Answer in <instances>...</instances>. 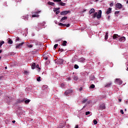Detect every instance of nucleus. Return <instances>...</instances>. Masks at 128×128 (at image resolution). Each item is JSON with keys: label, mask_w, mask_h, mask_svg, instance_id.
<instances>
[{"label": "nucleus", "mask_w": 128, "mask_h": 128, "mask_svg": "<svg viewBox=\"0 0 128 128\" xmlns=\"http://www.w3.org/2000/svg\"><path fill=\"white\" fill-rule=\"evenodd\" d=\"M58 62L59 64H64V59H58Z\"/></svg>", "instance_id": "nucleus-8"}, {"label": "nucleus", "mask_w": 128, "mask_h": 128, "mask_svg": "<svg viewBox=\"0 0 128 128\" xmlns=\"http://www.w3.org/2000/svg\"><path fill=\"white\" fill-rule=\"evenodd\" d=\"M120 38V36H119L118 34H114L113 36V39L116 40V38Z\"/></svg>", "instance_id": "nucleus-9"}, {"label": "nucleus", "mask_w": 128, "mask_h": 128, "mask_svg": "<svg viewBox=\"0 0 128 128\" xmlns=\"http://www.w3.org/2000/svg\"><path fill=\"white\" fill-rule=\"evenodd\" d=\"M72 78L73 80H78V76H76L74 75L72 76Z\"/></svg>", "instance_id": "nucleus-15"}, {"label": "nucleus", "mask_w": 128, "mask_h": 128, "mask_svg": "<svg viewBox=\"0 0 128 128\" xmlns=\"http://www.w3.org/2000/svg\"><path fill=\"white\" fill-rule=\"evenodd\" d=\"M68 80H72V78H67Z\"/></svg>", "instance_id": "nucleus-49"}, {"label": "nucleus", "mask_w": 128, "mask_h": 128, "mask_svg": "<svg viewBox=\"0 0 128 128\" xmlns=\"http://www.w3.org/2000/svg\"><path fill=\"white\" fill-rule=\"evenodd\" d=\"M120 114H124V110H120Z\"/></svg>", "instance_id": "nucleus-43"}, {"label": "nucleus", "mask_w": 128, "mask_h": 128, "mask_svg": "<svg viewBox=\"0 0 128 128\" xmlns=\"http://www.w3.org/2000/svg\"><path fill=\"white\" fill-rule=\"evenodd\" d=\"M26 46L28 48H32L34 46L32 44H26Z\"/></svg>", "instance_id": "nucleus-22"}, {"label": "nucleus", "mask_w": 128, "mask_h": 128, "mask_svg": "<svg viewBox=\"0 0 128 128\" xmlns=\"http://www.w3.org/2000/svg\"><path fill=\"white\" fill-rule=\"evenodd\" d=\"M4 44V41L0 42V48H2V46Z\"/></svg>", "instance_id": "nucleus-31"}, {"label": "nucleus", "mask_w": 128, "mask_h": 128, "mask_svg": "<svg viewBox=\"0 0 128 128\" xmlns=\"http://www.w3.org/2000/svg\"><path fill=\"white\" fill-rule=\"evenodd\" d=\"M24 102H25V104H28V102H30V100H26L24 101Z\"/></svg>", "instance_id": "nucleus-36"}, {"label": "nucleus", "mask_w": 128, "mask_h": 128, "mask_svg": "<svg viewBox=\"0 0 128 128\" xmlns=\"http://www.w3.org/2000/svg\"><path fill=\"white\" fill-rule=\"evenodd\" d=\"M115 82L116 84H118L120 86L122 84V81L120 78H116Z\"/></svg>", "instance_id": "nucleus-3"}, {"label": "nucleus", "mask_w": 128, "mask_h": 128, "mask_svg": "<svg viewBox=\"0 0 128 128\" xmlns=\"http://www.w3.org/2000/svg\"><path fill=\"white\" fill-rule=\"evenodd\" d=\"M36 63H33L32 66V70H34V68H36Z\"/></svg>", "instance_id": "nucleus-23"}, {"label": "nucleus", "mask_w": 128, "mask_h": 128, "mask_svg": "<svg viewBox=\"0 0 128 128\" xmlns=\"http://www.w3.org/2000/svg\"><path fill=\"white\" fill-rule=\"evenodd\" d=\"M12 42H13L12 41V39L10 38L8 40V44H12Z\"/></svg>", "instance_id": "nucleus-24"}, {"label": "nucleus", "mask_w": 128, "mask_h": 128, "mask_svg": "<svg viewBox=\"0 0 128 128\" xmlns=\"http://www.w3.org/2000/svg\"><path fill=\"white\" fill-rule=\"evenodd\" d=\"M112 13V8H109L108 10L106 12V14H110Z\"/></svg>", "instance_id": "nucleus-7"}, {"label": "nucleus", "mask_w": 128, "mask_h": 128, "mask_svg": "<svg viewBox=\"0 0 128 128\" xmlns=\"http://www.w3.org/2000/svg\"><path fill=\"white\" fill-rule=\"evenodd\" d=\"M20 48L22 47L19 45V44H17L16 47V48Z\"/></svg>", "instance_id": "nucleus-33"}, {"label": "nucleus", "mask_w": 128, "mask_h": 128, "mask_svg": "<svg viewBox=\"0 0 128 128\" xmlns=\"http://www.w3.org/2000/svg\"><path fill=\"white\" fill-rule=\"evenodd\" d=\"M37 82H40V77L39 76L38 78H37Z\"/></svg>", "instance_id": "nucleus-42"}, {"label": "nucleus", "mask_w": 128, "mask_h": 128, "mask_svg": "<svg viewBox=\"0 0 128 128\" xmlns=\"http://www.w3.org/2000/svg\"><path fill=\"white\" fill-rule=\"evenodd\" d=\"M126 102H128V101H126Z\"/></svg>", "instance_id": "nucleus-63"}, {"label": "nucleus", "mask_w": 128, "mask_h": 128, "mask_svg": "<svg viewBox=\"0 0 128 128\" xmlns=\"http://www.w3.org/2000/svg\"><path fill=\"white\" fill-rule=\"evenodd\" d=\"M119 102H122V99H119Z\"/></svg>", "instance_id": "nucleus-57"}, {"label": "nucleus", "mask_w": 128, "mask_h": 128, "mask_svg": "<svg viewBox=\"0 0 128 128\" xmlns=\"http://www.w3.org/2000/svg\"><path fill=\"white\" fill-rule=\"evenodd\" d=\"M90 88H96V86H94V84H92Z\"/></svg>", "instance_id": "nucleus-28"}, {"label": "nucleus", "mask_w": 128, "mask_h": 128, "mask_svg": "<svg viewBox=\"0 0 128 128\" xmlns=\"http://www.w3.org/2000/svg\"><path fill=\"white\" fill-rule=\"evenodd\" d=\"M78 64H75L74 66V68H76V70H78Z\"/></svg>", "instance_id": "nucleus-32"}, {"label": "nucleus", "mask_w": 128, "mask_h": 128, "mask_svg": "<svg viewBox=\"0 0 128 128\" xmlns=\"http://www.w3.org/2000/svg\"><path fill=\"white\" fill-rule=\"evenodd\" d=\"M120 14V11H116L114 12V14Z\"/></svg>", "instance_id": "nucleus-40"}, {"label": "nucleus", "mask_w": 128, "mask_h": 128, "mask_svg": "<svg viewBox=\"0 0 128 128\" xmlns=\"http://www.w3.org/2000/svg\"><path fill=\"white\" fill-rule=\"evenodd\" d=\"M60 128H64V124H62V125H60Z\"/></svg>", "instance_id": "nucleus-45"}, {"label": "nucleus", "mask_w": 128, "mask_h": 128, "mask_svg": "<svg viewBox=\"0 0 128 128\" xmlns=\"http://www.w3.org/2000/svg\"><path fill=\"white\" fill-rule=\"evenodd\" d=\"M68 20V17L66 16H64L62 18V19L60 20V22H64V20Z\"/></svg>", "instance_id": "nucleus-14"}, {"label": "nucleus", "mask_w": 128, "mask_h": 128, "mask_svg": "<svg viewBox=\"0 0 128 128\" xmlns=\"http://www.w3.org/2000/svg\"><path fill=\"white\" fill-rule=\"evenodd\" d=\"M110 6H114V3H110Z\"/></svg>", "instance_id": "nucleus-47"}, {"label": "nucleus", "mask_w": 128, "mask_h": 128, "mask_svg": "<svg viewBox=\"0 0 128 128\" xmlns=\"http://www.w3.org/2000/svg\"><path fill=\"white\" fill-rule=\"evenodd\" d=\"M84 108H85V106H84Z\"/></svg>", "instance_id": "nucleus-64"}, {"label": "nucleus", "mask_w": 128, "mask_h": 128, "mask_svg": "<svg viewBox=\"0 0 128 128\" xmlns=\"http://www.w3.org/2000/svg\"><path fill=\"white\" fill-rule=\"evenodd\" d=\"M84 60H86V58L82 57L78 59V62H84Z\"/></svg>", "instance_id": "nucleus-11"}, {"label": "nucleus", "mask_w": 128, "mask_h": 128, "mask_svg": "<svg viewBox=\"0 0 128 128\" xmlns=\"http://www.w3.org/2000/svg\"><path fill=\"white\" fill-rule=\"evenodd\" d=\"M60 10V8H54V12H58V10Z\"/></svg>", "instance_id": "nucleus-26"}, {"label": "nucleus", "mask_w": 128, "mask_h": 128, "mask_svg": "<svg viewBox=\"0 0 128 128\" xmlns=\"http://www.w3.org/2000/svg\"><path fill=\"white\" fill-rule=\"evenodd\" d=\"M66 44H68V42L66 40H64L62 46H66Z\"/></svg>", "instance_id": "nucleus-21"}, {"label": "nucleus", "mask_w": 128, "mask_h": 128, "mask_svg": "<svg viewBox=\"0 0 128 128\" xmlns=\"http://www.w3.org/2000/svg\"><path fill=\"white\" fill-rule=\"evenodd\" d=\"M79 90L80 92H82V87H80V88H79Z\"/></svg>", "instance_id": "nucleus-46"}, {"label": "nucleus", "mask_w": 128, "mask_h": 128, "mask_svg": "<svg viewBox=\"0 0 128 128\" xmlns=\"http://www.w3.org/2000/svg\"><path fill=\"white\" fill-rule=\"evenodd\" d=\"M102 18V10H100L98 12H96L92 16V18Z\"/></svg>", "instance_id": "nucleus-1"}, {"label": "nucleus", "mask_w": 128, "mask_h": 128, "mask_svg": "<svg viewBox=\"0 0 128 128\" xmlns=\"http://www.w3.org/2000/svg\"><path fill=\"white\" fill-rule=\"evenodd\" d=\"M110 16H108V19L110 20Z\"/></svg>", "instance_id": "nucleus-52"}, {"label": "nucleus", "mask_w": 128, "mask_h": 128, "mask_svg": "<svg viewBox=\"0 0 128 128\" xmlns=\"http://www.w3.org/2000/svg\"><path fill=\"white\" fill-rule=\"evenodd\" d=\"M126 4H128V0L126 1Z\"/></svg>", "instance_id": "nucleus-59"}, {"label": "nucleus", "mask_w": 128, "mask_h": 128, "mask_svg": "<svg viewBox=\"0 0 128 128\" xmlns=\"http://www.w3.org/2000/svg\"><path fill=\"white\" fill-rule=\"evenodd\" d=\"M112 82H110L108 84H105L104 87L105 88H110V86H112Z\"/></svg>", "instance_id": "nucleus-13"}, {"label": "nucleus", "mask_w": 128, "mask_h": 128, "mask_svg": "<svg viewBox=\"0 0 128 128\" xmlns=\"http://www.w3.org/2000/svg\"><path fill=\"white\" fill-rule=\"evenodd\" d=\"M72 92H73L72 90L69 89L68 90H66L64 94V96H70V94H72Z\"/></svg>", "instance_id": "nucleus-2"}, {"label": "nucleus", "mask_w": 128, "mask_h": 128, "mask_svg": "<svg viewBox=\"0 0 128 128\" xmlns=\"http://www.w3.org/2000/svg\"><path fill=\"white\" fill-rule=\"evenodd\" d=\"M48 6H54V3L52 2H48Z\"/></svg>", "instance_id": "nucleus-17"}, {"label": "nucleus", "mask_w": 128, "mask_h": 128, "mask_svg": "<svg viewBox=\"0 0 128 128\" xmlns=\"http://www.w3.org/2000/svg\"><path fill=\"white\" fill-rule=\"evenodd\" d=\"M24 74H28V71H24Z\"/></svg>", "instance_id": "nucleus-50"}, {"label": "nucleus", "mask_w": 128, "mask_h": 128, "mask_svg": "<svg viewBox=\"0 0 128 128\" xmlns=\"http://www.w3.org/2000/svg\"><path fill=\"white\" fill-rule=\"evenodd\" d=\"M38 12H36L35 14L32 15V18H38Z\"/></svg>", "instance_id": "nucleus-12"}, {"label": "nucleus", "mask_w": 128, "mask_h": 128, "mask_svg": "<svg viewBox=\"0 0 128 128\" xmlns=\"http://www.w3.org/2000/svg\"><path fill=\"white\" fill-rule=\"evenodd\" d=\"M96 0V2H98V0Z\"/></svg>", "instance_id": "nucleus-60"}, {"label": "nucleus", "mask_w": 128, "mask_h": 128, "mask_svg": "<svg viewBox=\"0 0 128 128\" xmlns=\"http://www.w3.org/2000/svg\"><path fill=\"white\" fill-rule=\"evenodd\" d=\"M58 26H66V24L60 22L58 24Z\"/></svg>", "instance_id": "nucleus-25"}, {"label": "nucleus", "mask_w": 128, "mask_h": 128, "mask_svg": "<svg viewBox=\"0 0 128 128\" xmlns=\"http://www.w3.org/2000/svg\"><path fill=\"white\" fill-rule=\"evenodd\" d=\"M21 40H22V39H20V37L18 36L16 37V42H20Z\"/></svg>", "instance_id": "nucleus-20"}, {"label": "nucleus", "mask_w": 128, "mask_h": 128, "mask_svg": "<svg viewBox=\"0 0 128 128\" xmlns=\"http://www.w3.org/2000/svg\"><path fill=\"white\" fill-rule=\"evenodd\" d=\"M44 60H48V57L44 58Z\"/></svg>", "instance_id": "nucleus-51"}, {"label": "nucleus", "mask_w": 128, "mask_h": 128, "mask_svg": "<svg viewBox=\"0 0 128 128\" xmlns=\"http://www.w3.org/2000/svg\"><path fill=\"white\" fill-rule=\"evenodd\" d=\"M36 68H38V70H40V66L38 65V64L36 65Z\"/></svg>", "instance_id": "nucleus-38"}, {"label": "nucleus", "mask_w": 128, "mask_h": 128, "mask_svg": "<svg viewBox=\"0 0 128 128\" xmlns=\"http://www.w3.org/2000/svg\"><path fill=\"white\" fill-rule=\"evenodd\" d=\"M93 122H94V124H98V121H96V120H94Z\"/></svg>", "instance_id": "nucleus-39"}, {"label": "nucleus", "mask_w": 128, "mask_h": 128, "mask_svg": "<svg viewBox=\"0 0 128 128\" xmlns=\"http://www.w3.org/2000/svg\"><path fill=\"white\" fill-rule=\"evenodd\" d=\"M105 108H106V104L103 103L100 104L99 110H105Z\"/></svg>", "instance_id": "nucleus-5"}, {"label": "nucleus", "mask_w": 128, "mask_h": 128, "mask_svg": "<svg viewBox=\"0 0 128 128\" xmlns=\"http://www.w3.org/2000/svg\"><path fill=\"white\" fill-rule=\"evenodd\" d=\"M2 50H0V54H2Z\"/></svg>", "instance_id": "nucleus-53"}, {"label": "nucleus", "mask_w": 128, "mask_h": 128, "mask_svg": "<svg viewBox=\"0 0 128 128\" xmlns=\"http://www.w3.org/2000/svg\"><path fill=\"white\" fill-rule=\"evenodd\" d=\"M88 99L86 98V99H84L82 101V104H86V102H88Z\"/></svg>", "instance_id": "nucleus-27"}, {"label": "nucleus", "mask_w": 128, "mask_h": 128, "mask_svg": "<svg viewBox=\"0 0 128 128\" xmlns=\"http://www.w3.org/2000/svg\"><path fill=\"white\" fill-rule=\"evenodd\" d=\"M70 26V24H66V28H69Z\"/></svg>", "instance_id": "nucleus-48"}, {"label": "nucleus", "mask_w": 128, "mask_h": 128, "mask_svg": "<svg viewBox=\"0 0 128 128\" xmlns=\"http://www.w3.org/2000/svg\"><path fill=\"white\" fill-rule=\"evenodd\" d=\"M0 60H2V57H0Z\"/></svg>", "instance_id": "nucleus-61"}, {"label": "nucleus", "mask_w": 128, "mask_h": 128, "mask_svg": "<svg viewBox=\"0 0 128 128\" xmlns=\"http://www.w3.org/2000/svg\"><path fill=\"white\" fill-rule=\"evenodd\" d=\"M61 86H64V84H61Z\"/></svg>", "instance_id": "nucleus-55"}, {"label": "nucleus", "mask_w": 128, "mask_h": 128, "mask_svg": "<svg viewBox=\"0 0 128 128\" xmlns=\"http://www.w3.org/2000/svg\"><path fill=\"white\" fill-rule=\"evenodd\" d=\"M12 122L13 123V124H14L15 122H16V120H13V121H12Z\"/></svg>", "instance_id": "nucleus-54"}, {"label": "nucleus", "mask_w": 128, "mask_h": 128, "mask_svg": "<svg viewBox=\"0 0 128 128\" xmlns=\"http://www.w3.org/2000/svg\"><path fill=\"white\" fill-rule=\"evenodd\" d=\"M60 10L56 11V14H60Z\"/></svg>", "instance_id": "nucleus-44"}, {"label": "nucleus", "mask_w": 128, "mask_h": 128, "mask_svg": "<svg viewBox=\"0 0 128 128\" xmlns=\"http://www.w3.org/2000/svg\"><path fill=\"white\" fill-rule=\"evenodd\" d=\"M70 10H66V11H63L60 12L61 16H66V14H70Z\"/></svg>", "instance_id": "nucleus-6"}, {"label": "nucleus", "mask_w": 128, "mask_h": 128, "mask_svg": "<svg viewBox=\"0 0 128 128\" xmlns=\"http://www.w3.org/2000/svg\"><path fill=\"white\" fill-rule=\"evenodd\" d=\"M58 44H56L55 45H54V48L55 50L56 49V48H58Z\"/></svg>", "instance_id": "nucleus-35"}, {"label": "nucleus", "mask_w": 128, "mask_h": 128, "mask_svg": "<svg viewBox=\"0 0 128 128\" xmlns=\"http://www.w3.org/2000/svg\"><path fill=\"white\" fill-rule=\"evenodd\" d=\"M94 12H95L94 9L92 8V9L90 10V12H89V14H94Z\"/></svg>", "instance_id": "nucleus-19"}, {"label": "nucleus", "mask_w": 128, "mask_h": 128, "mask_svg": "<svg viewBox=\"0 0 128 128\" xmlns=\"http://www.w3.org/2000/svg\"><path fill=\"white\" fill-rule=\"evenodd\" d=\"M120 42H126V37L124 36H122L119 39Z\"/></svg>", "instance_id": "nucleus-10"}, {"label": "nucleus", "mask_w": 128, "mask_h": 128, "mask_svg": "<svg viewBox=\"0 0 128 128\" xmlns=\"http://www.w3.org/2000/svg\"><path fill=\"white\" fill-rule=\"evenodd\" d=\"M25 20H28V17H25Z\"/></svg>", "instance_id": "nucleus-56"}, {"label": "nucleus", "mask_w": 128, "mask_h": 128, "mask_svg": "<svg viewBox=\"0 0 128 128\" xmlns=\"http://www.w3.org/2000/svg\"><path fill=\"white\" fill-rule=\"evenodd\" d=\"M124 110L126 111V109H124Z\"/></svg>", "instance_id": "nucleus-62"}, {"label": "nucleus", "mask_w": 128, "mask_h": 128, "mask_svg": "<svg viewBox=\"0 0 128 128\" xmlns=\"http://www.w3.org/2000/svg\"><path fill=\"white\" fill-rule=\"evenodd\" d=\"M90 114V112H86V116H88V115Z\"/></svg>", "instance_id": "nucleus-41"}, {"label": "nucleus", "mask_w": 128, "mask_h": 128, "mask_svg": "<svg viewBox=\"0 0 128 128\" xmlns=\"http://www.w3.org/2000/svg\"><path fill=\"white\" fill-rule=\"evenodd\" d=\"M116 8L120 10V8H122V5L120 3H117L116 4Z\"/></svg>", "instance_id": "nucleus-4"}, {"label": "nucleus", "mask_w": 128, "mask_h": 128, "mask_svg": "<svg viewBox=\"0 0 128 128\" xmlns=\"http://www.w3.org/2000/svg\"><path fill=\"white\" fill-rule=\"evenodd\" d=\"M58 52H64V50L63 48H60L58 49Z\"/></svg>", "instance_id": "nucleus-34"}, {"label": "nucleus", "mask_w": 128, "mask_h": 128, "mask_svg": "<svg viewBox=\"0 0 128 128\" xmlns=\"http://www.w3.org/2000/svg\"><path fill=\"white\" fill-rule=\"evenodd\" d=\"M58 4H60V6H66V3L62 2H58Z\"/></svg>", "instance_id": "nucleus-16"}, {"label": "nucleus", "mask_w": 128, "mask_h": 128, "mask_svg": "<svg viewBox=\"0 0 128 128\" xmlns=\"http://www.w3.org/2000/svg\"><path fill=\"white\" fill-rule=\"evenodd\" d=\"M24 42H22L21 43H20L18 44L20 46H24Z\"/></svg>", "instance_id": "nucleus-29"}, {"label": "nucleus", "mask_w": 128, "mask_h": 128, "mask_svg": "<svg viewBox=\"0 0 128 128\" xmlns=\"http://www.w3.org/2000/svg\"><path fill=\"white\" fill-rule=\"evenodd\" d=\"M8 68V67L6 66L5 69L6 70Z\"/></svg>", "instance_id": "nucleus-58"}, {"label": "nucleus", "mask_w": 128, "mask_h": 128, "mask_svg": "<svg viewBox=\"0 0 128 128\" xmlns=\"http://www.w3.org/2000/svg\"><path fill=\"white\" fill-rule=\"evenodd\" d=\"M106 35H105V37H104V40H108V32H105Z\"/></svg>", "instance_id": "nucleus-18"}, {"label": "nucleus", "mask_w": 128, "mask_h": 128, "mask_svg": "<svg viewBox=\"0 0 128 128\" xmlns=\"http://www.w3.org/2000/svg\"><path fill=\"white\" fill-rule=\"evenodd\" d=\"M32 42L34 44V42H35V44L36 46H38V42L36 41V40H32Z\"/></svg>", "instance_id": "nucleus-37"}, {"label": "nucleus", "mask_w": 128, "mask_h": 128, "mask_svg": "<svg viewBox=\"0 0 128 128\" xmlns=\"http://www.w3.org/2000/svg\"><path fill=\"white\" fill-rule=\"evenodd\" d=\"M53 2H62V0H53Z\"/></svg>", "instance_id": "nucleus-30"}]
</instances>
